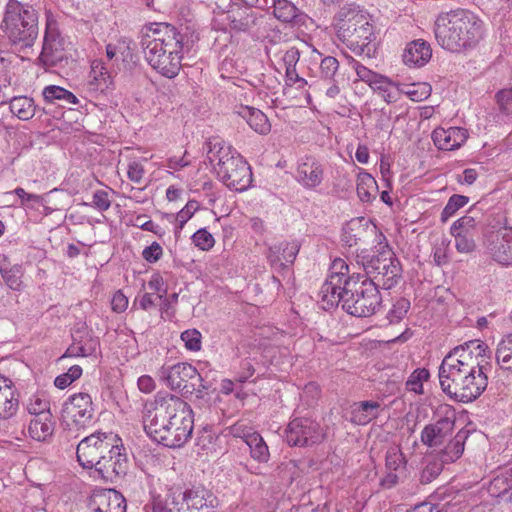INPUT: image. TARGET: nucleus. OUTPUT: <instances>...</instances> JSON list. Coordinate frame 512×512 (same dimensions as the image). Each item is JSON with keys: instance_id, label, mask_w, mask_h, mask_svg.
<instances>
[{"instance_id": "f257e3e1", "label": "nucleus", "mask_w": 512, "mask_h": 512, "mask_svg": "<svg viewBox=\"0 0 512 512\" xmlns=\"http://www.w3.org/2000/svg\"><path fill=\"white\" fill-rule=\"evenodd\" d=\"M143 426L154 441L169 448L182 447L193 432V411L179 396L158 392L145 404Z\"/></svg>"}, {"instance_id": "f03ea898", "label": "nucleus", "mask_w": 512, "mask_h": 512, "mask_svg": "<svg viewBox=\"0 0 512 512\" xmlns=\"http://www.w3.org/2000/svg\"><path fill=\"white\" fill-rule=\"evenodd\" d=\"M148 27L141 36V47L151 67L167 78L178 75L182 52L186 47L184 36L166 23Z\"/></svg>"}, {"instance_id": "7ed1b4c3", "label": "nucleus", "mask_w": 512, "mask_h": 512, "mask_svg": "<svg viewBox=\"0 0 512 512\" xmlns=\"http://www.w3.org/2000/svg\"><path fill=\"white\" fill-rule=\"evenodd\" d=\"M434 33L442 48L458 52L479 42L482 38V22L472 12L457 9L437 17Z\"/></svg>"}, {"instance_id": "20e7f679", "label": "nucleus", "mask_w": 512, "mask_h": 512, "mask_svg": "<svg viewBox=\"0 0 512 512\" xmlns=\"http://www.w3.org/2000/svg\"><path fill=\"white\" fill-rule=\"evenodd\" d=\"M338 39L356 54L370 53L369 44L374 38V27L368 11L355 3L340 7L334 16Z\"/></svg>"}, {"instance_id": "39448f33", "label": "nucleus", "mask_w": 512, "mask_h": 512, "mask_svg": "<svg viewBox=\"0 0 512 512\" xmlns=\"http://www.w3.org/2000/svg\"><path fill=\"white\" fill-rule=\"evenodd\" d=\"M206 148L209 163L229 189L242 192L250 187L251 168L239 153L217 139L209 140Z\"/></svg>"}, {"instance_id": "423d86ee", "label": "nucleus", "mask_w": 512, "mask_h": 512, "mask_svg": "<svg viewBox=\"0 0 512 512\" xmlns=\"http://www.w3.org/2000/svg\"><path fill=\"white\" fill-rule=\"evenodd\" d=\"M4 32L18 51L31 48L38 38V12L28 4L9 0L3 18Z\"/></svg>"}, {"instance_id": "0eeeda50", "label": "nucleus", "mask_w": 512, "mask_h": 512, "mask_svg": "<svg viewBox=\"0 0 512 512\" xmlns=\"http://www.w3.org/2000/svg\"><path fill=\"white\" fill-rule=\"evenodd\" d=\"M379 288L373 280L364 279L363 275L354 272L344 286L343 309L356 317L375 314L382 303Z\"/></svg>"}, {"instance_id": "6e6552de", "label": "nucleus", "mask_w": 512, "mask_h": 512, "mask_svg": "<svg viewBox=\"0 0 512 512\" xmlns=\"http://www.w3.org/2000/svg\"><path fill=\"white\" fill-rule=\"evenodd\" d=\"M357 264L363 268L364 279L373 280L374 284L385 290L398 283L402 272L399 260L388 246L371 257L357 256Z\"/></svg>"}, {"instance_id": "1a4fd4ad", "label": "nucleus", "mask_w": 512, "mask_h": 512, "mask_svg": "<svg viewBox=\"0 0 512 512\" xmlns=\"http://www.w3.org/2000/svg\"><path fill=\"white\" fill-rule=\"evenodd\" d=\"M123 448L121 439L112 432H96L84 439L77 446V459L81 466L90 469L97 461Z\"/></svg>"}, {"instance_id": "9d476101", "label": "nucleus", "mask_w": 512, "mask_h": 512, "mask_svg": "<svg viewBox=\"0 0 512 512\" xmlns=\"http://www.w3.org/2000/svg\"><path fill=\"white\" fill-rule=\"evenodd\" d=\"M491 352L481 340H471L452 349L443 360H449L464 369L487 370L490 365Z\"/></svg>"}, {"instance_id": "9b49d317", "label": "nucleus", "mask_w": 512, "mask_h": 512, "mask_svg": "<svg viewBox=\"0 0 512 512\" xmlns=\"http://www.w3.org/2000/svg\"><path fill=\"white\" fill-rule=\"evenodd\" d=\"M349 266L342 259H336L331 268V274L320 290L324 309H330L344 304V286L347 281Z\"/></svg>"}, {"instance_id": "f8f14e48", "label": "nucleus", "mask_w": 512, "mask_h": 512, "mask_svg": "<svg viewBox=\"0 0 512 512\" xmlns=\"http://www.w3.org/2000/svg\"><path fill=\"white\" fill-rule=\"evenodd\" d=\"M159 377L165 381L171 390H181L186 394H193L196 381L200 380V373L189 363L181 362L172 366H162Z\"/></svg>"}, {"instance_id": "ddd939ff", "label": "nucleus", "mask_w": 512, "mask_h": 512, "mask_svg": "<svg viewBox=\"0 0 512 512\" xmlns=\"http://www.w3.org/2000/svg\"><path fill=\"white\" fill-rule=\"evenodd\" d=\"M93 413L91 396L87 393H78L70 396L64 402L61 418L68 427H84L91 421Z\"/></svg>"}, {"instance_id": "4468645a", "label": "nucleus", "mask_w": 512, "mask_h": 512, "mask_svg": "<svg viewBox=\"0 0 512 512\" xmlns=\"http://www.w3.org/2000/svg\"><path fill=\"white\" fill-rule=\"evenodd\" d=\"M322 439L320 425L309 418H295L286 429V441L290 446H308Z\"/></svg>"}, {"instance_id": "2eb2a0df", "label": "nucleus", "mask_w": 512, "mask_h": 512, "mask_svg": "<svg viewBox=\"0 0 512 512\" xmlns=\"http://www.w3.org/2000/svg\"><path fill=\"white\" fill-rule=\"evenodd\" d=\"M63 58L64 39L60 36L57 21L50 12H47L41 59L44 64L54 66Z\"/></svg>"}, {"instance_id": "dca6fc26", "label": "nucleus", "mask_w": 512, "mask_h": 512, "mask_svg": "<svg viewBox=\"0 0 512 512\" xmlns=\"http://www.w3.org/2000/svg\"><path fill=\"white\" fill-rule=\"evenodd\" d=\"M465 372L464 368L449 360H442L439 367L438 377L442 391L458 402H462L463 395L467 392L463 391Z\"/></svg>"}, {"instance_id": "f3484780", "label": "nucleus", "mask_w": 512, "mask_h": 512, "mask_svg": "<svg viewBox=\"0 0 512 512\" xmlns=\"http://www.w3.org/2000/svg\"><path fill=\"white\" fill-rule=\"evenodd\" d=\"M451 235L455 238V247L459 253H471L476 249L478 235L477 220L472 211L459 218L451 226Z\"/></svg>"}, {"instance_id": "a211bd4d", "label": "nucleus", "mask_w": 512, "mask_h": 512, "mask_svg": "<svg viewBox=\"0 0 512 512\" xmlns=\"http://www.w3.org/2000/svg\"><path fill=\"white\" fill-rule=\"evenodd\" d=\"M489 255L499 264L512 265V229L501 227L486 237Z\"/></svg>"}, {"instance_id": "6ab92c4d", "label": "nucleus", "mask_w": 512, "mask_h": 512, "mask_svg": "<svg viewBox=\"0 0 512 512\" xmlns=\"http://www.w3.org/2000/svg\"><path fill=\"white\" fill-rule=\"evenodd\" d=\"M123 450L124 447L97 461V465L92 466L94 473L105 482L111 483L126 475L128 460L126 454L122 452Z\"/></svg>"}, {"instance_id": "aec40b11", "label": "nucleus", "mask_w": 512, "mask_h": 512, "mask_svg": "<svg viewBox=\"0 0 512 512\" xmlns=\"http://www.w3.org/2000/svg\"><path fill=\"white\" fill-rule=\"evenodd\" d=\"M89 512H126V500L114 489L95 490L87 502Z\"/></svg>"}, {"instance_id": "412c9836", "label": "nucleus", "mask_w": 512, "mask_h": 512, "mask_svg": "<svg viewBox=\"0 0 512 512\" xmlns=\"http://www.w3.org/2000/svg\"><path fill=\"white\" fill-rule=\"evenodd\" d=\"M296 180L306 189L318 187L324 179L323 165L312 156L301 158L296 169Z\"/></svg>"}, {"instance_id": "4be33fe9", "label": "nucleus", "mask_w": 512, "mask_h": 512, "mask_svg": "<svg viewBox=\"0 0 512 512\" xmlns=\"http://www.w3.org/2000/svg\"><path fill=\"white\" fill-rule=\"evenodd\" d=\"M454 426L455 421L449 417L428 424L421 432V442L428 447H440L451 437Z\"/></svg>"}, {"instance_id": "5701e85b", "label": "nucleus", "mask_w": 512, "mask_h": 512, "mask_svg": "<svg viewBox=\"0 0 512 512\" xmlns=\"http://www.w3.org/2000/svg\"><path fill=\"white\" fill-rule=\"evenodd\" d=\"M185 508L178 509V512H188L196 510H207L211 507L216 508L217 499L214 494L202 486L192 487L183 492L182 496Z\"/></svg>"}, {"instance_id": "b1692460", "label": "nucleus", "mask_w": 512, "mask_h": 512, "mask_svg": "<svg viewBox=\"0 0 512 512\" xmlns=\"http://www.w3.org/2000/svg\"><path fill=\"white\" fill-rule=\"evenodd\" d=\"M300 246L297 242H282L269 247L267 258L270 265L278 271L288 269L299 252Z\"/></svg>"}, {"instance_id": "393cba45", "label": "nucleus", "mask_w": 512, "mask_h": 512, "mask_svg": "<svg viewBox=\"0 0 512 512\" xmlns=\"http://www.w3.org/2000/svg\"><path fill=\"white\" fill-rule=\"evenodd\" d=\"M468 138V132L465 128L449 127L447 129L439 127L432 133L434 144L441 150H454L459 148Z\"/></svg>"}, {"instance_id": "a878e982", "label": "nucleus", "mask_w": 512, "mask_h": 512, "mask_svg": "<svg viewBox=\"0 0 512 512\" xmlns=\"http://www.w3.org/2000/svg\"><path fill=\"white\" fill-rule=\"evenodd\" d=\"M463 391H467L463 395L462 402L470 403L476 400L485 391L488 385L487 370L465 369Z\"/></svg>"}, {"instance_id": "bb28decb", "label": "nucleus", "mask_w": 512, "mask_h": 512, "mask_svg": "<svg viewBox=\"0 0 512 512\" xmlns=\"http://www.w3.org/2000/svg\"><path fill=\"white\" fill-rule=\"evenodd\" d=\"M250 7L231 6L227 11L225 20L231 30L236 32H247L258 23V15L249 9Z\"/></svg>"}, {"instance_id": "cd10ccee", "label": "nucleus", "mask_w": 512, "mask_h": 512, "mask_svg": "<svg viewBox=\"0 0 512 512\" xmlns=\"http://www.w3.org/2000/svg\"><path fill=\"white\" fill-rule=\"evenodd\" d=\"M19 407V399L13 382L0 375V419L13 417Z\"/></svg>"}, {"instance_id": "c85d7f7f", "label": "nucleus", "mask_w": 512, "mask_h": 512, "mask_svg": "<svg viewBox=\"0 0 512 512\" xmlns=\"http://www.w3.org/2000/svg\"><path fill=\"white\" fill-rule=\"evenodd\" d=\"M430 45L423 40H416L408 44L403 54V61L409 66H423L431 58Z\"/></svg>"}, {"instance_id": "c756f323", "label": "nucleus", "mask_w": 512, "mask_h": 512, "mask_svg": "<svg viewBox=\"0 0 512 512\" xmlns=\"http://www.w3.org/2000/svg\"><path fill=\"white\" fill-rule=\"evenodd\" d=\"M237 113L255 132L261 135H267L271 131V124L267 116L259 109L242 106Z\"/></svg>"}, {"instance_id": "7c9ffc66", "label": "nucleus", "mask_w": 512, "mask_h": 512, "mask_svg": "<svg viewBox=\"0 0 512 512\" xmlns=\"http://www.w3.org/2000/svg\"><path fill=\"white\" fill-rule=\"evenodd\" d=\"M380 404L375 401H361L351 406V422L366 425L378 417Z\"/></svg>"}, {"instance_id": "2f4dec72", "label": "nucleus", "mask_w": 512, "mask_h": 512, "mask_svg": "<svg viewBox=\"0 0 512 512\" xmlns=\"http://www.w3.org/2000/svg\"><path fill=\"white\" fill-rule=\"evenodd\" d=\"M368 233L367 222L363 218L350 220L343 228L342 241L345 245L353 247L362 242Z\"/></svg>"}, {"instance_id": "473e14b6", "label": "nucleus", "mask_w": 512, "mask_h": 512, "mask_svg": "<svg viewBox=\"0 0 512 512\" xmlns=\"http://www.w3.org/2000/svg\"><path fill=\"white\" fill-rule=\"evenodd\" d=\"M274 16L284 23L302 24L306 15L288 0H272Z\"/></svg>"}, {"instance_id": "72a5a7b5", "label": "nucleus", "mask_w": 512, "mask_h": 512, "mask_svg": "<svg viewBox=\"0 0 512 512\" xmlns=\"http://www.w3.org/2000/svg\"><path fill=\"white\" fill-rule=\"evenodd\" d=\"M55 422L52 413H44L30 421L28 432L37 441H45L53 435Z\"/></svg>"}, {"instance_id": "f704fd0d", "label": "nucleus", "mask_w": 512, "mask_h": 512, "mask_svg": "<svg viewBox=\"0 0 512 512\" xmlns=\"http://www.w3.org/2000/svg\"><path fill=\"white\" fill-rule=\"evenodd\" d=\"M469 431L461 429L455 437L449 440L448 444L439 453V457L445 463H451L459 459L464 452L465 441L468 438Z\"/></svg>"}, {"instance_id": "c9c22d12", "label": "nucleus", "mask_w": 512, "mask_h": 512, "mask_svg": "<svg viewBox=\"0 0 512 512\" xmlns=\"http://www.w3.org/2000/svg\"><path fill=\"white\" fill-rule=\"evenodd\" d=\"M245 443L250 448L251 457L259 463H266L270 458L268 446L259 433L245 435Z\"/></svg>"}, {"instance_id": "e433bc0d", "label": "nucleus", "mask_w": 512, "mask_h": 512, "mask_svg": "<svg viewBox=\"0 0 512 512\" xmlns=\"http://www.w3.org/2000/svg\"><path fill=\"white\" fill-rule=\"evenodd\" d=\"M10 111L20 120H29L36 113V105L32 98L26 96L14 97L10 101Z\"/></svg>"}, {"instance_id": "4c0bfd02", "label": "nucleus", "mask_w": 512, "mask_h": 512, "mask_svg": "<svg viewBox=\"0 0 512 512\" xmlns=\"http://www.w3.org/2000/svg\"><path fill=\"white\" fill-rule=\"evenodd\" d=\"M377 182L368 173H359L357 177V195L363 202H370L375 198L377 192Z\"/></svg>"}, {"instance_id": "58836bf2", "label": "nucleus", "mask_w": 512, "mask_h": 512, "mask_svg": "<svg viewBox=\"0 0 512 512\" xmlns=\"http://www.w3.org/2000/svg\"><path fill=\"white\" fill-rule=\"evenodd\" d=\"M90 76L92 78L91 85H94L96 89L104 90L112 84V77L101 60L92 62Z\"/></svg>"}, {"instance_id": "ea45409f", "label": "nucleus", "mask_w": 512, "mask_h": 512, "mask_svg": "<svg viewBox=\"0 0 512 512\" xmlns=\"http://www.w3.org/2000/svg\"><path fill=\"white\" fill-rule=\"evenodd\" d=\"M43 98L48 103H54L56 100L65 102L66 104H77V97L63 87L50 85L44 88L42 92Z\"/></svg>"}, {"instance_id": "a19ab883", "label": "nucleus", "mask_w": 512, "mask_h": 512, "mask_svg": "<svg viewBox=\"0 0 512 512\" xmlns=\"http://www.w3.org/2000/svg\"><path fill=\"white\" fill-rule=\"evenodd\" d=\"M495 357L502 369L512 371V333L500 341Z\"/></svg>"}, {"instance_id": "79ce46f5", "label": "nucleus", "mask_w": 512, "mask_h": 512, "mask_svg": "<svg viewBox=\"0 0 512 512\" xmlns=\"http://www.w3.org/2000/svg\"><path fill=\"white\" fill-rule=\"evenodd\" d=\"M489 492L494 497L504 499L505 501H511L512 476H498L494 478L490 483Z\"/></svg>"}, {"instance_id": "37998d69", "label": "nucleus", "mask_w": 512, "mask_h": 512, "mask_svg": "<svg viewBox=\"0 0 512 512\" xmlns=\"http://www.w3.org/2000/svg\"><path fill=\"white\" fill-rule=\"evenodd\" d=\"M445 462L438 455L429 459L420 474V482L429 484L435 480L443 470Z\"/></svg>"}, {"instance_id": "c03bdc74", "label": "nucleus", "mask_w": 512, "mask_h": 512, "mask_svg": "<svg viewBox=\"0 0 512 512\" xmlns=\"http://www.w3.org/2000/svg\"><path fill=\"white\" fill-rule=\"evenodd\" d=\"M429 378V371L425 368L416 369L406 381V388L416 394L423 393V381Z\"/></svg>"}, {"instance_id": "a18cd8bd", "label": "nucleus", "mask_w": 512, "mask_h": 512, "mask_svg": "<svg viewBox=\"0 0 512 512\" xmlns=\"http://www.w3.org/2000/svg\"><path fill=\"white\" fill-rule=\"evenodd\" d=\"M410 309V302L405 298L398 299L387 313L390 324L399 323Z\"/></svg>"}, {"instance_id": "49530a36", "label": "nucleus", "mask_w": 512, "mask_h": 512, "mask_svg": "<svg viewBox=\"0 0 512 512\" xmlns=\"http://www.w3.org/2000/svg\"><path fill=\"white\" fill-rule=\"evenodd\" d=\"M405 88H402L401 92H404L411 100L416 102L426 99L431 92L430 85L426 83L410 84L406 85Z\"/></svg>"}, {"instance_id": "de8ad7c7", "label": "nucleus", "mask_w": 512, "mask_h": 512, "mask_svg": "<svg viewBox=\"0 0 512 512\" xmlns=\"http://www.w3.org/2000/svg\"><path fill=\"white\" fill-rule=\"evenodd\" d=\"M467 202L468 197L466 196L458 194L451 196L441 213V220L443 222L447 221L451 216H453L456 213L457 210L465 206Z\"/></svg>"}, {"instance_id": "09e8293b", "label": "nucleus", "mask_w": 512, "mask_h": 512, "mask_svg": "<svg viewBox=\"0 0 512 512\" xmlns=\"http://www.w3.org/2000/svg\"><path fill=\"white\" fill-rule=\"evenodd\" d=\"M406 464V459L398 447L390 448L386 453L385 466L388 471H397L403 468Z\"/></svg>"}, {"instance_id": "8fccbe9b", "label": "nucleus", "mask_w": 512, "mask_h": 512, "mask_svg": "<svg viewBox=\"0 0 512 512\" xmlns=\"http://www.w3.org/2000/svg\"><path fill=\"white\" fill-rule=\"evenodd\" d=\"M338 68L339 62L335 57H325L320 63L321 77L326 81H333Z\"/></svg>"}, {"instance_id": "3c124183", "label": "nucleus", "mask_w": 512, "mask_h": 512, "mask_svg": "<svg viewBox=\"0 0 512 512\" xmlns=\"http://www.w3.org/2000/svg\"><path fill=\"white\" fill-rule=\"evenodd\" d=\"M0 272L7 286L13 290H20L22 281L19 267L14 266L10 269H0Z\"/></svg>"}, {"instance_id": "603ef678", "label": "nucleus", "mask_w": 512, "mask_h": 512, "mask_svg": "<svg viewBox=\"0 0 512 512\" xmlns=\"http://www.w3.org/2000/svg\"><path fill=\"white\" fill-rule=\"evenodd\" d=\"M201 333L196 329H189L181 333V339L185 347L190 351H199L201 349Z\"/></svg>"}, {"instance_id": "864d4df0", "label": "nucleus", "mask_w": 512, "mask_h": 512, "mask_svg": "<svg viewBox=\"0 0 512 512\" xmlns=\"http://www.w3.org/2000/svg\"><path fill=\"white\" fill-rule=\"evenodd\" d=\"M192 239L194 244L204 251L211 249L215 244L213 236L206 229L196 231Z\"/></svg>"}, {"instance_id": "5fc2aeb1", "label": "nucleus", "mask_w": 512, "mask_h": 512, "mask_svg": "<svg viewBox=\"0 0 512 512\" xmlns=\"http://www.w3.org/2000/svg\"><path fill=\"white\" fill-rule=\"evenodd\" d=\"M496 98L500 111L512 117V88L501 90Z\"/></svg>"}, {"instance_id": "6e6d98bb", "label": "nucleus", "mask_w": 512, "mask_h": 512, "mask_svg": "<svg viewBox=\"0 0 512 512\" xmlns=\"http://www.w3.org/2000/svg\"><path fill=\"white\" fill-rule=\"evenodd\" d=\"M27 410L34 418H38V416L44 413H51L49 402L39 397L30 400Z\"/></svg>"}, {"instance_id": "4d7b16f0", "label": "nucleus", "mask_w": 512, "mask_h": 512, "mask_svg": "<svg viewBox=\"0 0 512 512\" xmlns=\"http://www.w3.org/2000/svg\"><path fill=\"white\" fill-rule=\"evenodd\" d=\"M92 206L99 211H106L111 206L109 194L105 190H97L92 196Z\"/></svg>"}, {"instance_id": "13d9d810", "label": "nucleus", "mask_w": 512, "mask_h": 512, "mask_svg": "<svg viewBox=\"0 0 512 512\" xmlns=\"http://www.w3.org/2000/svg\"><path fill=\"white\" fill-rule=\"evenodd\" d=\"M163 254V249L159 243L153 242L150 246L146 247L143 252V258L149 263L157 262Z\"/></svg>"}, {"instance_id": "bf43d9fd", "label": "nucleus", "mask_w": 512, "mask_h": 512, "mask_svg": "<svg viewBox=\"0 0 512 512\" xmlns=\"http://www.w3.org/2000/svg\"><path fill=\"white\" fill-rule=\"evenodd\" d=\"M145 170L142 164L133 161L128 164L127 176L130 181L139 184L141 183Z\"/></svg>"}, {"instance_id": "052dcab7", "label": "nucleus", "mask_w": 512, "mask_h": 512, "mask_svg": "<svg viewBox=\"0 0 512 512\" xmlns=\"http://www.w3.org/2000/svg\"><path fill=\"white\" fill-rule=\"evenodd\" d=\"M198 207L197 201H188L186 206L177 214V221L180 223V226H183L193 216Z\"/></svg>"}, {"instance_id": "680f3d73", "label": "nucleus", "mask_w": 512, "mask_h": 512, "mask_svg": "<svg viewBox=\"0 0 512 512\" xmlns=\"http://www.w3.org/2000/svg\"><path fill=\"white\" fill-rule=\"evenodd\" d=\"M130 41L127 40H121L118 42L117 45L114 44H108L106 46V55L108 59H113L118 53H121L122 55L125 53V50H130Z\"/></svg>"}, {"instance_id": "e2e57ef3", "label": "nucleus", "mask_w": 512, "mask_h": 512, "mask_svg": "<svg viewBox=\"0 0 512 512\" xmlns=\"http://www.w3.org/2000/svg\"><path fill=\"white\" fill-rule=\"evenodd\" d=\"M111 306L114 312H124L128 307V299L121 291H117L113 295V298L111 300Z\"/></svg>"}, {"instance_id": "0e129e2a", "label": "nucleus", "mask_w": 512, "mask_h": 512, "mask_svg": "<svg viewBox=\"0 0 512 512\" xmlns=\"http://www.w3.org/2000/svg\"><path fill=\"white\" fill-rule=\"evenodd\" d=\"M355 71L359 79L366 82L368 85L375 80L378 75L360 63H356Z\"/></svg>"}, {"instance_id": "69168bd1", "label": "nucleus", "mask_w": 512, "mask_h": 512, "mask_svg": "<svg viewBox=\"0 0 512 512\" xmlns=\"http://www.w3.org/2000/svg\"><path fill=\"white\" fill-rule=\"evenodd\" d=\"M148 287L150 290L156 291L159 293L158 298L162 299L166 294L167 290L164 288L163 278L159 274H154L150 281L148 282Z\"/></svg>"}, {"instance_id": "338daca9", "label": "nucleus", "mask_w": 512, "mask_h": 512, "mask_svg": "<svg viewBox=\"0 0 512 512\" xmlns=\"http://www.w3.org/2000/svg\"><path fill=\"white\" fill-rule=\"evenodd\" d=\"M300 58V52L297 48L291 47L288 49L284 56H283V62L285 67H293L296 66Z\"/></svg>"}, {"instance_id": "774afa93", "label": "nucleus", "mask_w": 512, "mask_h": 512, "mask_svg": "<svg viewBox=\"0 0 512 512\" xmlns=\"http://www.w3.org/2000/svg\"><path fill=\"white\" fill-rule=\"evenodd\" d=\"M137 384L143 393H151L155 389V381L149 375L139 377Z\"/></svg>"}]
</instances>
